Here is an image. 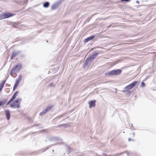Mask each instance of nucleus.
<instances>
[{"instance_id":"nucleus-1","label":"nucleus","mask_w":156,"mask_h":156,"mask_svg":"<svg viewBox=\"0 0 156 156\" xmlns=\"http://www.w3.org/2000/svg\"><path fill=\"white\" fill-rule=\"evenodd\" d=\"M22 66L20 65H16L12 68L10 72L11 75L13 77L17 76V73L21 69Z\"/></svg>"},{"instance_id":"nucleus-2","label":"nucleus","mask_w":156,"mask_h":156,"mask_svg":"<svg viewBox=\"0 0 156 156\" xmlns=\"http://www.w3.org/2000/svg\"><path fill=\"white\" fill-rule=\"evenodd\" d=\"M21 100V99L16 100L10 104L11 107L13 108H19L20 107V101Z\"/></svg>"},{"instance_id":"nucleus-3","label":"nucleus","mask_w":156,"mask_h":156,"mask_svg":"<svg viewBox=\"0 0 156 156\" xmlns=\"http://www.w3.org/2000/svg\"><path fill=\"white\" fill-rule=\"evenodd\" d=\"M122 71L121 69L113 70L110 71L108 74L110 76L114 75H119L122 73Z\"/></svg>"},{"instance_id":"nucleus-4","label":"nucleus","mask_w":156,"mask_h":156,"mask_svg":"<svg viewBox=\"0 0 156 156\" xmlns=\"http://www.w3.org/2000/svg\"><path fill=\"white\" fill-rule=\"evenodd\" d=\"M137 83V81H134L133 83L130 84L128 86H126L125 88V89L126 90H129L133 87H134L135 85Z\"/></svg>"},{"instance_id":"nucleus-5","label":"nucleus","mask_w":156,"mask_h":156,"mask_svg":"<svg viewBox=\"0 0 156 156\" xmlns=\"http://www.w3.org/2000/svg\"><path fill=\"white\" fill-rule=\"evenodd\" d=\"M18 93V91H16L13 95V96L11 98V99L7 103V105H8L10 103H11L15 99L16 97L17 96Z\"/></svg>"},{"instance_id":"nucleus-6","label":"nucleus","mask_w":156,"mask_h":156,"mask_svg":"<svg viewBox=\"0 0 156 156\" xmlns=\"http://www.w3.org/2000/svg\"><path fill=\"white\" fill-rule=\"evenodd\" d=\"M5 19L12 17L15 15V14L10 12L4 13Z\"/></svg>"},{"instance_id":"nucleus-7","label":"nucleus","mask_w":156,"mask_h":156,"mask_svg":"<svg viewBox=\"0 0 156 156\" xmlns=\"http://www.w3.org/2000/svg\"><path fill=\"white\" fill-rule=\"evenodd\" d=\"M95 101H91L89 102V107L90 108H92L93 107H94L95 105Z\"/></svg>"},{"instance_id":"nucleus-8","label":"nucleus","mask_w":156,"mask_h":156,"mask_svg":"<svg viewBox=\"0 0 156 156\" xmlns=\"http://www.w3.org/2000/svg\"><path fill=\"white\" fill-rule=\"evenodd\" d=\"M6 113V117L7 120H9L10 118V114L9 111L8 110L5 111Z\"/></svg>"},{"instance_id":"nucleus-9","label":"nucleus","mask_w":156,"mask_h":156,"mask_svg":"<svg viewBox=\"0 0 156 156\" xmlns=\"http://www.w3.org/2000/svg\"><path fill=\"white\" fill-rule=\"evenodd\" d=\"M94 37L95 36H91L89 37H87V38L85 39L84 40V41L85 42H87L93 39Z\"/></svg>"},{"instance_id":"nucleus-10","label":"nucleus","mask_w":156,"mask_h":156,"mask_svg":"<svg viewBox=\"0 0 156 156\" xmlns=\"http://www.w3.org/2000/svg\"><path fill=\"white\" fill-rule=\"evenodd\" d=\"M18 53L17 52H12L11 54V59H12L13 58L16 57L18 55Z\"/></svg>"},{"instance_id":"nucleus-11","label":"nucleus","mask_w":156,"mask_h":156,"mask_svg":"<svg viewBox=\"0 0 156 156\" xmlns=\"http://www.w3.org/2000/svg\"><path fill=\"white\" fill-rule=\"evenodd\" d=\"M97 54H95L94 55H93L91 56L89 58H87V60H93L96 57V56H97Z\"/></svg>"},{"instance_id":"nucleus-12","label":"nucleus","mask_w":156,"mask_h":156,"mask_svg":"<svg viewBox=\"0 0 156 156\" xmlns=\"http://www.w3.org/2000/svg\"><path fill=\"white\" fill-rule=\"evenodd\" d=\"M22 79V76H20L17 79L16 82L17 83H19L21 81Z\"/></svg>"},{"instance_id":"nucleus-13","label":"nucleus","mask_w":156,"mask_h":156,"mask_svg":"<svg viewBox=\"0 0 156 156\" xmlns=\"http://www.w3.org/2000/svg\"><path fill=\"white\" fill-rule=\"evenodd\" d=\"M49 5V3L48 2H46L44 4L43 6L45 8H47L48 7Z\"/></svg>"},{"instance_id":"nucleus-14","label":"nucleus","mask_w":156,"mask_h":156,"mask_svg":"<svg viewBox=\"0 0 156 156\" xmlns=\"http://www.w3.org/2000/svg\"><path fill=\"white\" fill-rule=\"evenodd\" d=\"M19 84V83H17L16 82V83L14 85V86L13 87V90H15L16 89V88L18 86Z\"/></svg>"},{"instance_id":"nucleus-15","label":"nucleus","mask_w":156,"mask_h":156,"mask_svg":"<svg viewBox=\"0 0 156 156\" xmlns=\"http://www.w3.org/2000/svg\"><path fill=\"white\" fill-rule=\"evenodd\" d=\"M6 103V101L3 100L1 101L0 100V106L3 105Z\"/></svg>"},{"instance_id":"nucleus-16","label":"nucleus","mask_w":156,"mask_h":156,"mask_svg":"<svg viewBox=\"0 0 156 156\" xmlns=\"http://www.w3.org/2000/svg\"><path fill=\"white\" fill-rule=\"evenodd\" d=\"M4 19H5V16L4 13H3L2 14L0 15V20Z\"/></svg>"},{"instance_id":"nucleus-17","label":"nucleus","mask_w":156,"mask_h":156,"mask_svg":"<svg viewBox=\"0 0 156 156\" xmlns=\"http://www.w3.org/2000/svg\"><path fill=\"white\" fill-rule=\"evenodd\" d=\"M145 86V84L144 82H142L141 84V87H144Z\"/></svg>"},{"instance_id":"nucleus-18","label":"nucleus","mask_w":156,"mask_h":156,"mask_svg":"<svg viewBox=\"0 0 156 156\" xmlns=\"http://www.w3.org/2000/svg\"><path fill=\"white\" fill-rule=\"evenodd\" d=\"M51 109L50 107H48L45 110L46 112H47L48 111H49Z\"/></svg>"},{"instance_id":"nucleus-19","label":"nucleus","mask_w":156,"mask_h":156,"mask_svg":"<svg viewBox=\"0 0 156 156\" xmlns=\"http://www.w3.org/2000/svg\"><path fill=\"white\" fill-rule=\"evenodd\" d=\"M131 0H121L122 2L125 1L126 2H129Z\"/></svg>"},{"instance_id":"nucleus-20","label":"nucleus","mask_w":156,"mask_h":156,"mask_svg":"<svg viewBox=\"0 0 156 156\" xmlns=\"http://www.w3.org/2000/svg\"><path fill=\"white\" fill-rule=\"evenodd\" d=\"M128 141H133V139H131L130 138H129V139H128Z\"/></svg>"},{"instance_id":"nucleus-21","label":"nucleus","mask_w":156,"mask_h":156,"mask_svg":"<svg viewBox=\"0 0 156 156\" xmlns=\"http://www.w3.org/2000/svg\"><path fill=\"white\" fill-rule=\"evenodd\" d=\"M103 156H107V155L106 154L104 153L103 154Z\"/></svg>"},{"instance_id":"nucleus-22","label":"nucleus","mask_w":156,"mask_h":156,"mask_svg":"<svg viewBox=\"0 0 156 156\" xmlns=\"http://www.w3.org/2000/svg\"><path fill=\"white\" fill-rule=\"evenodd\" d=\"M133 136H134V133H133Z\"/></svg>"}]
</instances>
